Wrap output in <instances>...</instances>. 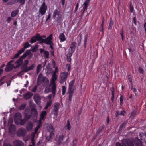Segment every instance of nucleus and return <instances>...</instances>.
<instances>
[{
	"mask_svg": "<svg viewBox=\"0 0 146 146\" xmlns=\"http://www.w3.org/2000/svg\"><path fill=\"white\" fill-rule=\"evenodd\" d=\"M53 35L52 34H50L49 36L47 37L45 39L42 38V37L40 36V35L39 34V36L38 37V41L39 42V43L42 44L43 43L46 44L48 41V40L49 39L51 36H52Z\"/></svg>",
	"mask_w": 146,
	"mask_h": 146,
	"instance_id": "obj_6",
	"label": "nucleus"
},
{
	"mask_svg": "<svg viewBox=\"0 0 146 146\" xmlns=\"http://www.w3.org/2000/svg\"><path fill=\"white\" fill-rule=\"evenodd\" d=\"M128 146H134V145L133 141L130 140H129L128 143H127Z\"/></svg>",
	"mask_w": 146,
	"mask_h": 146,
	"instance_id": "obj_49",
	"label": "nucleus"
},
{
	"mask_svg": "<svg viewBox=\"0 0 146 146\" xmlns=\"http://www.w3.org/2000/svg\"><path fill=\"white\" fill-rule=\"evenodd\" d=\"M47 114V113L46 111H43L40 115V120H43L44 119V117Z\"/></svg>",
	"mask_w": 146,
	"mask_h": 146,
	"instance_id": "obj_31",
	"label": "nucleus"
},
{
	"mask_svg": "<svg viewBox=\"0 0 146 146\" xmlns=\"http://www.w3.org/2000/svg\"><path fill=\"white\" fill-rule=\"evenodd\" d=\"M33 94L32 93L30 92H28L26 93L24 95V98L26 99H28L30 98L33 96Z\"/></svg>",
	"mask_w": 146,
	"mask_h": 146,
	"instance_id": "obj_24",
	"label": "nucleus"
},
{
	"mask_svg": "<svg viewBox=\"0 0 146 146\" xmlns=\"http://www.w3.org/2000/svg\"><path fill=\"white\" fill-rule=\"evenodd\" d=\"M64 136L62 134H58L56 135L55 139L56 143L57 145H60L62 143Z\"/></svg>",
	"mask_w": 146,
	"mask_h": 146,
	"instance_id": "obj_4",
	"label": "nucleus"
},
{
	"mask_svg": "<svg viewBox=\"0 0 146 146\" xmlns=\"http://www.w3.org/2000/svg\"><path fill=\"white\" fill-rule=\"evenodd\" d=\"M71 45V46L70 47L69 49H71V51L74 52L76 46V43L74 41L72 42Z\"/></svg>",
	"mask_w": 146,
	"mask_h": 146,
	"instance_id": "obj_23",
	"label": "nucleus"
},
{
	"mask_svg": "<svg viewBox=\"0 0 146 146\" xmlns=\"http://www.w3.org/2000/svg\"><path fill=\"white\" fill-rule=\"evenodd\" d=\"M78 140L76 138L74 139L73 141V145L72 146H77Z\"/></svg>",
	"mask_w": 146,
	"mask_h": 146,
	"instance_id": "obj_50",
	"label": "nucleus"
},
{
	"mask_svg": "<svg viewBox=\"0 0 146 146\" xmlns=\"http://www.w3.org/2000/svg\"><path fill=\"white\" fill-rule=\"evenodd\" d=\"M60 104L58 102H56L52 107L51 114L57 115L60 108Z\"/></svg>",
	"mask_w": 146,
	"mask_h": 146,
	"instance_id": "obj_3",
	"label": "nucleus"
},
{
	"mask_svg": "<svg viewBox=\"0 0 146 146\" xmlns=\"http://www.w3.org/2000/svg\"><path fill=\"white\" fill-rule=\"evenodd\" d=\"M136 112L134 111L132 112L131 114L130 117L132 118H133Z\"/></svg>",
	"mask_w": 146,
	"mask_h": 146,
	"instance_id": "obj_62",
	"label": "nucleus"
},
{
	"mask_svg": "<svg viewBox=\"0 0 146 146\" xmlns=\"http://www.w3.org/2000/svg\"><path fill=\"white\" fill-rule=\"evenodd\" d=\"M16 129L15 125H11L10 126L9 129V133L11 134L14 135L16 131Z\"/></svg>",
	"mask_w": 146,
	"mask_h": 146,
	"instance_id": "obj_10",
	"label": "nucleus"
},
{
	"mask_svg": "<svg viewBox=\"0 0 146 146\" xmlns=\"http://www.w3.org/2000/svg\"><path fill=\"white\" fill-rule=\"evenodd\" d=\"M66 80L67 79L65 78L64 77H62L60 76L58 81L59 82L60 84H63L66 81Z\"/></svg>",
	"mask_w": 146,
	"mask_h": 146,
	"instance_id": "obj_34",
	"label": "nucleus"
},
{
	"mask_svg": "<svg viewBox=\"0 0 146 146\" xmlns=\"http://www.w3.org/2000/svg\"><path fill=\"white\" fill-rule=\"evenodd\" d=\"M12 70V68L11 66L7 65L5 68V70L6 72H9Z\"/></svg>",
	"mask_w": 146,
	"mask_h": 146,
	"instance_id": "obj_46",
	"label": "nucleus"
},
{
	"mask_svg": "<svg viewBox=\"0 0 146 146\" xmlns=\"http://www.w3.org/2000/svg\"><path fill=\"white\" fill-rule=\"evenodd\" d=\"M129 140L126 139H123L122 141V145L119 142H116L115 144L116 146H127V143H128Z\"/></svg>",
	"mask_w": 146,
	"mask_h": 146,
	"instance_id": "obj_7",
	"label": "nucleus"
},
{
	"mask_svg": "<svg viewBox=\"0 0 146 146\" xmlns=\"http://www.w3.org/2000/svg\"><path fill=\"white\" fill-rule=\"evenodd\" d=\"M26 104L25 103H23L19 107V109L21 110H23L25 108Z\"/></svg>",
	"mask_w": 146,
	"mask_h": 146,
	"instance_id": "obj_38",
	"label": "nucleus"
},
{
	"mask_svg": "<svg viewBox=\"0 0 146 146\" xmlns=\"http://www.w3.org/2000/svg\"><path fill=\"white\" fill-rule=\"evenodd\" d=\"M52 36H50L46 44L48 45H49L50 48H51L52 50H53L54 49L53 47L54 44L53 42L52 41Z\"/></svg>",
	"mask_w": 146,
	"mask_h": 146,
	"instance_id": "obj_11",
	"label": "nucleus"
},
{
	"mask_svg": "<svg viewBox=\"0 0 146 146\" xmlns=\"http://www.w3.org/2000/svg\"><path fill=\"white\" fill-rule=\"evenodd\" d=\"M23 48L25 50L31 46V44H29L28 42H26L23 44Z\"/></svg>",
	"mask_w": 146,
	"mask_h": 146,
	"instance_id": "obj_35",
	"label": "nucleus"
},
{
	"mask_svg": "<svg viewBox=\"0 0 146 146\" xmlns=\"http://www.w3.org/2000/svg\"><path fill=\"white\" fill-rule=\"evenodd\" d=\"M47 8V7L45 2H43L41 5L39 12L42 15L45 14Z\"/></svg>",
	"mask_w": 146,
	"mask_h": 146,
	"instance_id": "obj_5",
	"label": "nucleus"
},
{
	"mask_svg": "<svg viewBox=\"0 0 146 146\" xmlns=\"http://www.w3.org/2000/svg\"><path fill=\"white\" fill-rule=\"evenodd\" d=\"M25 1L26 0H11L12 3L11 4H14L16 1L17 2L20 3V5H23L25 4Z\"/></svg>",
	"mask_w": 146,
	"mask_h": 146,
	"instance_id": "obj_17",
	"label": "nucleus"
},
{
	"mask_svg": "<svg viewBox=\"0 0 146 146\" xmlns=\"http://www.w3.org/2000/svg\"><path fill=\"white\" fill-rule=\"evenodd\" d=\"M127 123V122H124L122 124L120 125V128L121 129H122L124 128L126 124Z\"/></svg>",
	"mask_w": 146,
	"mask_h": 146,
	"instance_id": "obj_52",
	"label": "nucleus"
},
{
	"mask_svg": "<svg viewBox=\"0 0 146 146\" xmlns=\"http://www.w3.org/2000/svg\"><path fill=\"white\" fill-rule=\"evenodd\" d=\"M141 139L146 143V134L145 133L143 134V135L141 137Z\"/></svg>",
	"mask_w": 146,
	"mask_h": 146,
	"instance_id": "obj_45",
	"label": "nucleus"
},
{
	"mask_svg": "<svg viewBox=\"0 0 146 146\" xmlns=\"http://www.w3.org/2000/svg\"><path fill=\"white\" fill-rule=\"evenodd\" d=\"M73 87L72 86H68V92H74V90L73 89Z\"/></svg>",
	"mask_w": 146,
	"mask_h": 146,
	"instance_id": "obj_58",
	"label": "nucleus"
},
{
	"mask_svg": "<svg viewBox=\"0 0 146 146\" xmlns=\"http://www.w3.org/2000/svg\"><path fill=\"white\" fill-rule=\"evenodd\" d=\"M26 120L25 119H21L18 121H16L15 122V124L17 125H24L26 123Z\"/></svg>",
	"mask_w": 146,
	"mask_h": 146,
	"instance_id": "obj_20",
	"label": "nucleus"
},
{
	"mask_svg": "<svg viewBox=\"0 0 146 146\" xmlns=\"http://www.w3.org/2000/svg\"><path fill=\"white\" fill-rule=\"evenodd\" d=\"M66 127L69 131L71 129V125L70 121L68 120H67V124L66 126Z\"/></svg>",
	"mask_w": 146,
	"mask_h": 146,
	"instance_id": "obj_42",
	"label": "nucleus"
},
{
	"mask_svg": "<svg viewBox=\"0 0 146 146\" xmlns=\"http://www.w3.org/2000/svg\"><path fill=\"white\" fill-rule=\"evenodd\" d=\"M31 143H32V144L31 145H32V146H35V144L34 138H32L31 139Z\"/></svg>",
	"mask_w": 146,
	"mask_h": 146,
	"instance_id": "obj_64",
	"label": "nucleus"
},
{
	"mask_svg": "<svg viewBox=\"0 0 146 146\" xmlns=\"http://www.w3.org/2000/svg\"><path fill=\"white\" fill-rule=\"evenodd\" d=\"M14 146H24V144L21 141L16 140L13 141Z\"/></svg>",
	"mask_w": 146,
	"mask_h": 146,
	"instance_id": "obj_15",
	"label": "nucleus"
},
{
	"mask_svg": "<svg viewBox=\"0 0 146 146\" xmlns=\"http://www.w3.org/2000/svg\"><path fill=\"white\" fill-rule=\"evenodd\" d=\"M113 24V21H112L111 19V20L110 21V22L109 24V27L108 29H111L112 28V26Z\"/></svg>",
	"mask_w": 146,
	"mask_h": 146,
	"instance_id": "obj_51",
	"label": "nucleus"
},
{
	"mask_svg": "<svg viewBox=\"0 0 146 146\" xmlns=\"http://www.w3.org/2000/svg\"><path fill=\"white\" fill-rule=\"evenodd\" d=\"M25 118L26 119H28L31 118L32 116V113L31 112L24 113Z\"/></svg>",
	"mask_w": 146,
	"mask_h": 146,
	"instance_id": "obj_29",
	"label": "nucleus"
},
{
	"mask_svg": "<svg viewBox=\"0 0 146 146\" xmlns=\"http://www.w3.org/2000/svg\"><path fill=\"white\" fill-rule=\"evenodd\" d=\"M38 45L37 44L35 45L32 48L31 51L33 52H36L38 48Z\"/></svg>",
	"mask_w": 146,
	"mask_h": 146,
	"instance_id": "obj_36",
	"label": "nucleus"
},
{
	"mask_svg": "<svg viewBox=\"0 0 146 146\" xmlns=\"http://www.w3.org/2000/svg\"><path fill=\"white\" fill-rule=\"evenodd\" d=\"M37 85H35V86L34 88L32 89L31 90V91L32 92H35L36 91V90L37 89Z\"/></svg>",
	"mask_w": 146,
	"mask_h": 146,
	"instance_id": "obj_56",
	"label": "nucleus"
},
{
	"mask_svg": "<svg viewBox=\"0 0 146 146\" xmlns=\"http://www.w3.org/2000/svg\"><path fill=\"white\" fill-rule=\"evenodd\" d=\"M25 50L23 48H22L19 50L17 52L19 54H21L24 52Z\"/></svg>",
	"mask_w": 146,
	"mask_h": 146,
	"instance_id": "obj_54",
	"label": "nucleus"
},
{
	"mask_svg": "<svg viewBox=\"0 0 146 146\" xmlns=\"http://www.w3.org/2000/svg\"><path fill=\"white\" fill-rule=\"evenodd\" d=\"M25 133L23 129L22 128H19L17 132V135L18 137L23 136L25 135Z\"/></svg>",
	"mask_w": 146,
	"mask_h": 146,
	"instance_id": "obj_8",
	"label": "nucleus"
},
{
	"mask_svg": "<svg viewBox=\"0 0 146 146\" xmlns=\"http://www.w3.org/2000/svg\"><path fill=\"white\" fill-rule=\"evenodd\" d=\"M75 82V80L73 79L70 82L69 84V86H73V85L74 83Z\"/></svg>",
	"mask_w": 146,
	"mask_h": 146,
	"instance_id": "obj_57",
	"label": "nucleus"
},
{
	"mask_svg": "<svg viewBox=\"0 0 146 146\" xmlns=\"http://www.w3.org/2000/svg\"><path fill=\"white\" fill-rule=\"evenodd\" d=\"M14 122L15 123L16 121H19L22 118V115L19 112H17L14 115Z\"/></svg>",
	"mask_w": 146,
	"mask_h": 146,
	"instance_id": "obj_9",
	"label": "nucleus"
},
{
	"mask_svg": "<svg viewBox=\"0 0 146 146\" xmlns=\"http://www.w3.org/2000/svg\"><path fill=\"white\" fill-rule=\"evenodd\" d=\"M28 66L27 65L22 64L21 65V69H23L22 70L20 71L19 73V74H21L23 72H27L26 70L28 69Z\"/></svg>",
	"mask_w": 146,
	"mask_h": 146,
	"instance_id": "obj_16",
	"label": "nucleus"
},
{
	"mask_svg": "<svg viewBox=\"0 0 146 146\" xmlns=\"http://www.w3.org/2000/svg\"><path fill=\"white\" fill-rule=\"evenodd\" d=\"M54 136V134L53 131L50 132L48 136H47L46 137V139L48 141H50Z\"/></svg>",
	"mask_w": 146,
	"mask_h": 146,
	"instance_id": "obj_30",
	"label": "nucleus"
},
{
	"mask_svg": "<svg viewBox=\"0 0 146 146\" xmlns=\"http://www.w3.org/2000/svg\"><path fill=\"white\" fill-rule=\"evenodd\" d=\"M20 54L18 53H17L15 54L13 58H12L13 59H16L18 58Z\"/></svg>",
	"mask_w": 146,
	"mask_h": 146,
	"instance_id": "obj_63",
	"label": "nucleus"
},
{
	"mask_svg": "<svg viewBox=\"0 0 146 146\" xmlns=\"http://www.w3.org/2000/svg\"><path fill=\"white\" fill-rule=\"evenodd\" d=\"M38 36L39 33H37L35 36H32L29 41V42L32 44L36 42L38 40Z\"/></svg>",
	"mask_w": 146,
	"mask_h": 146,
	"instance_id": "obj_12",
	"label": "nucleus"
},
{
	"mask_svg": "<svg viewBox=\"0 0 146 146\" xmlns=\"http://www.w3.org/2000/svg\"><path fill=\"white\" fill-rule=\"evenodd\" d=\"M55 70L53 72V74L54 75H56V73L58 72V69L57 67H55Z\"/></svg>",
	"mask_w": 146,
	"mask_h": 146,
	"instance_id": "obj_59",
	"label": "nucleus"
},
{
	"mask_svg": "<svg viewBox=\"0 0 146 146\" xmlns=\"http://www.w3.org/2000/svg\"><path fill=\"white\" fill-rule=\"evenodd\" d=\"M74 92H68L67 94H69L68 100L69 101H71L72 100V98L73 96Z\"/></svg>",
	"mask_w": 146,
	"mask_h": 146,
	"instance_id": "obj_32",
	"label": "nucleus"
},
{
	"mask_svg": "<svg viewBox=\"0 0 146 146\" xmlns=\"http://www.w3.org/2000/svg\"><path fill=\"white\" fill-rule=\"evenodd\" d=\"M66 88L65 86H62V94L64 95L66 92Z\"/></svg>",
	"mask_w": 146,
	"mask_h": 146,
	"instance_id": "obj_47",
	"label": "nucleus"
},
{
	"mask_svg": "<svg viewBox=\"0 0 146 146\" xmlns=\"http://www.w3.org/2000/svg\"><path fill=\"white\" fill-rule=\"evenodd\" d=\"M124 100V97L123 96L120 94V96L119 98V100H120V106H122L123 104V102Z\"/></svg>",
	"mask_w": 146,
	"mask_h": 146,
	"instance_id": "obj_41",
	"label": "nucleus"
},
{
	"mask_svg": "<svg viewBox=\"0 0 146 146\" xmlns=\"http://www.w3.org/2000/svg\"><path fill=\"white\" fill-rule=\"evenodd\" d=\"M52 103V100L50 99L49 100V101L47 102V104L46 105L49 107H50L51 106Z\"/></svg>",
	"mask_w": 146,
	"mask_h": 146,
	"instance_id": "obj_53",
	"label": "nucleus"
},
{
	"mask_svg": "<svg viewBox=\"0 0 146 146\" xmlns=\"http://www.w3.org/2000/svg\"><path fill=\"white\" fill-rule=\"evenodd\" d=\"M130 12L131 13H133L134 12L133 6L132 5L131 3L129 4Z\"/></svg>",
	"mask_w": 146,
	"mask_h": 146,
	"instance_id": "obj_44",
	"label": "nucleus"
},
{
	"mask_svg": "<svg viewBox=\"0 0 146 146\" xmlns=\"http://www.w3.org/2000/svg\"><path fill=\"white\" fill-rule=\"evenodd\" d=\"M138 71L139 73L143 74L144 73V70L143 67L139 66L138 68Z\"/></svg>",
	"mask_w": 146,
	"mask_h": 146,
	"instance_id": "obj_40",
	"label": "nucleus"
},
{
	"mask_svg": "<svg viewBox=\"0 0 146 146\" xmlns=\"http://www.w3.org/2000/svg\"><path fill=\"white\" fill-rule=\"evenodd\" d=\"M42 68V65L40 64H38L37 68V71H36V73L37 74H38L39 72H40V71L41 70V69Z\"/></svg>",
	"mask_w": 146,
	"mask_h": 146,
	"instance_id": "obj_43",
	"label": "nucleus"
},
{
	"mask_svg": "<svg viewBox=\"0 0 146 146\" xmlns=\"http://www.w3.org/2000/svg\"><path fill=\"white\" fill-rule=\"evenodd\" d=\"M59 38L60 39V42H64L66 40L65 37V36L64 33H61L60 34Z\"/></svg>",
	"mask_w": 146,
	"mask_h": 146,
	"instance_id": "obj_26",
	"label": "nucleus"
},
{
	"mask_svg": "<svg viewBox=\"0 0 146 146\" xmlns=\"http://www.w3.org/2000/svg\"><path fill=\"white\" fill-rule=\"evenodd\" d=\"M84 47L85 48H86V47L87 42V35L84 38Z\"/></svg>",
	"mask_w": 146,
	"mask_h": 146,
	"instance_id": "obj_48",
	"label": "nucleus"
},
{
	"mask_svg": "<svg viewBox=\"0 0 146 146\" xmlns=\"http://www.w3.org/2000/svg\"><path fill=\"white\" fill-rule=\"evenodd\" d=\"M105 127V125H102L101 126L99 127L98 129L97 130L96 134L97 135H98L100 134V133L102 131V130Z\"/></svg>",
	"mask_w": 146,
	"mask_h": 146,
	"instance_id": "obj_27",
	"label": "nucleus"
},
{
	"mask_svg": "<svg viewBox=\"0 0 146 146\" xmlns=\"http://www.w3.org/2000/svg\"><path fill=\"white\" fill-rule=\"evenodd\" d=\"M51 84H52L51 90L52 93V94H54V96L56 92V83Z\"/></svg>",
	"mask_w": 146,
	"mask_h": 146,
	"instance_id": "obj_21",
	"label": "nucleus"
},
{
	"mask_svg": "<svg viewBox=\"0 0 146 146\" xmlns=\"http://www.w3.org/2000/svg\"><path fill=\"white\" fill-rule=\"evenodd\" d=\"M57 79V76L56 75L52 74L50 82L51 84H55V81Z\"/></svg>",
	"mask_w": 146,
	"mask_h": 146,
	"instance_id": "obj_25",
	"label": "nucleus"
},
{
	"mask_svg": "<svg viewBox=\"0 0 146 146\" xmlns=\"http://www.w3.org/2000/svg\"><path fill=\"white\" fill-rule=\"evenodd\" d=\"M131 89L133 90L134 93L135 94V95L136 96H137V92L136 89L135 88H131Z\"/></svg>",
	"mask_w": 146,
	"mask_h": 146,
	"instance_id": "obj_61",
	"label": "nucleus"
},
{
	"mask_svg": "<svg viewBox=\"0 0 146 146\" xmlns=\"http://www.w3.org/2000/svg\"><path fill=\"white\" fill-rule=\"evenodd\" d=\"M69 75V73L68 72H62L60 74V76L62 77H64L65 78L67 79Z\"/></svg>",
	"mask_w": 146,
	"mask_h": 146,
	"instance_id": "obj_28",
	"label": "nucleus"
},
{
	"mask_svg": "<svg viewBox=\"0 0 146 146\" xmlns=\"http://www.w3.org/2000/svg\"><path fill=\"white\" fill-rule=\"evenodd\" d=\"M26 128L28 131H31L33 128V123L31 122H29L26 126Z\"/></svg>",
	"mask_w": 146,
	"mask_h": 146,
	"instance_id": "obj_19",
	"label": "nucleus"
},
{
	"mask_svg": "<svg viewBox=\"0 0 146 146\" xmlns=\"http://www.w3.org/2000/svg\"><path fill=\"white\" fill-rule=\"evenodd\" d=\"M42 82H46V83H48L49 80L48 78L46 77H43L42 80H40L38 78L37 82V86L40 85Z\"/></svg>",
	"mask_w": 146,
	"mask_h": 146,
	"instance_id": "obj_14",
	"label": "nucleus"
},
{
	"mask_svg": "<svg viewBox=\"0 0 146 146\" xmlns=\"http://www.w3.org/2000/svg\"><path fill=\"white\" fill-rule=\"evenodd\" d=\"M34 100L36 104L39 105L41 103V98L40 96H34Z\"/></svg>",
	"mask_w": 146,
	"mask_h": 146,
	"instance_id": "obj_18",
	"label": "nucleus"
},
{
	"mask_svg": "<svg viewBox=\"0 0 146 146\" xmlns=\"http://www.w3.org/2000/svg\"><path fill=\"white\" fill-rule=\"evenodd\" d=\"M90 1L89 0H86L83 4V7L88 8Z\"/></svg>",
	"mask_w": 146,
	"mask_h": 146,
	"instance_id": "obj_37",
	"label": "nucleus"
},
{
	"mask_svg": "<svg viewBox=\"0 0 146 146\" xmlns=\"http://www.w3.org/2000/svg\"><path fill=\"white\" fill-rule=\"evenodd\" d=\"M79 2L77 3L76 4V5L75 9L74 10V13L76 12L77 11L78 9V8L79 7Z\"/></svg>",
	"mask_w": 146,
	"mask_h": 146,
	"instance_id": "obj_60",
	"label": "nucleus"
},
{
	"mask_svg": "<svg viewBox=\"0 0 146 146\" xmlns=\"http://www.w3.org/2000/svg\"><path fill=\"white\" fill-rule=\"evenodd\" d=\"M31 53L30 50L29 49L27 50L15 62V63L17 64V66H16V68L20 66L23 63V59L27 56L30 54Z\"/></svg>",
	"mask_w": 146,
	"mask_h": 146,
	"instance_id": "obj_1",
	"label": "nucleus"
},
{
	"mask_svg": "<svg viewBox=\"0 0 146 146\" xmlns=\"http://www.w3.org/2000/svg\"><path fill=\"white\" fill-rule=\"evenodd\" d=\"M52 17L54 19H56V21L58 23L61 21L62 15L60 14V11L58 9H55L53 12Z\"/></svg>",
	"mask_w": 146,
	"mask_h": 146,
	"instance_id": "obj_2",
	"label": "nucleus"
},
{
	"mask_svg": "<svg viewBox=\"0 0 146 146\" xmlns=\"http://www.w3.org/2000/svg\"><path fill=\"white\" fill-rule=\"evenodd\" d=\"M40 53H43L44 56L46 58L48 59L49 58V53L48 51L44 50V49H40Z\"/></svg>",
	"mask_w": 146,
	"mask_h": 146,
	"instance_id": "obj_13",
	"label": "nucleus"
},
{
	"mask_svg": "<svg viewBox=\"0 0 146 146\" xmlns=\"http://www.w3.org/2000/svg\"><path fill=\"white\" fill-rule=\"evenodd\" d=\"M35 67V64H33L31 65L28 69L26 70V71H29V70H32Z\"/></svg>",
	"mask_w": 146,
	"mask_h": 146,
	"instance_id": "obj_39",
	"label": "nucleus"
},
{
	"mask_svg": "<svg viewBox=\"0 0 146 146\" xmlns=\"http://www.w3.org/2000/svg\"><path fill=\"white\" fill-rule=\"evenodd\" d=\"M25 50L23 48H22L19 50L17 52L19 54H21L24 52Z\"/></svg>",
	"mask_w": 146,
	"mask_h": 146,
	"instance_id": "obj_55",
	"label": "nucleus"
},
{
	"mask_svg": "<svg viewBox=\"0 0 146 146\" xmlns=\"http://www.w3.org/2000/svg\"><path fill=\"white\" fill-rule=\"evenodd\" d=\"M19 12V10L18 9L13 11L11 13V16L12 17H15L17 14H18Z\"/></svg>",
	"mask_w": 146,
	"mask_h": 146,
	"instance_id": "obj_33",
	"label": "nucleus"
},
{
	"mask_svg": "<svg viewBox=\"0 0 146 146\" xmlns=\"http://www.w3.org/2000/svg\"><path fill=\"white\" fill-rule=\"evenodd\" d=\"M134 143L136 146H143L142 141L138 139H135Z\"/></svg>",
	"mask_w": 146,
	"mask_h": 146,
	"instance_id": "obj_22",
	"label": "nucleus"
}]
</instances>
